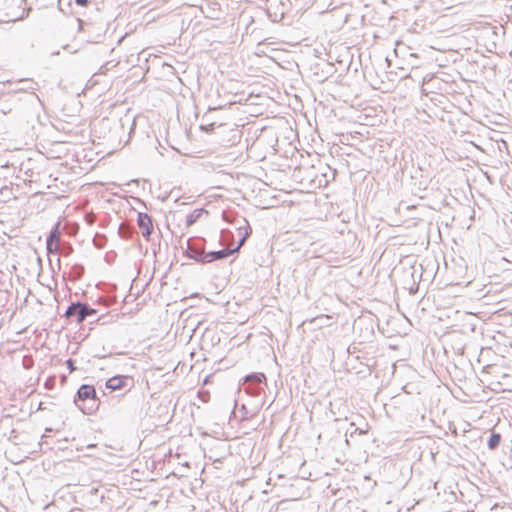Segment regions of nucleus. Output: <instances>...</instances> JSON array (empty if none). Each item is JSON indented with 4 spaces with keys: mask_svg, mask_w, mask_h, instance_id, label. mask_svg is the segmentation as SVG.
Returning a JSON list of instances; mask_svg holds the SVG:
<instances>
[{
    "mask_svg": "<svg viewBox=\"0 0 512 512\" xmlns=\"http://www.w3.org/2000/svg\"><path fill=\"white\" fill-rule=\"evenodd\" d=\"M388 346H389L390 348H392V349H394V348H395V346H394V345H392V344H389Z\"/></svg>",
    "mask_w": 512,
    "mask_h": 512,
    "instance_id": "c85d7f7f",
    "label": "nucleus"
},
{
    "mask_svg": "<svg viewBox=\"0 0 512 512\" xmlns=\"http://www.w3.org/2000/svg\"><path fill=\"white\" fill-rule=\"evenodd\" d=\"M10 300V293L7 290L0 289V311L4 312Z\"/></svg>",
    "mask_w": 512,
    "mask_h": 512,
    "instance_id": "2eb2a0df",
    "label": "nucleus"
},
{
    "mask_svg": "<svg viewBox=\"0 0 512 512\" xmlns=\"http://www.w3.org/2000/svg\"><path fill=\"white\" fill-rule=\"evenodd\" d=\"M395 271H396V269H393V271H392V272H391V274L389 275V278L391 279V281L393 280L392 278H393V275H394Z\"/></svg>",
    "mask_w": 512,
    "mask_h": 512,
    "instance_id": "5701e85b",
    "label": "nucleus"
},
{
    "mask_svg": "<svg viewBox=\"0 0 512 512\" xmlns=\"http://www.w3.org/2000/svg\"><path fill=\"white\" fill-rule=\"evenodd\" d=\"M396 368H397V365H396V362H395V363H393V365H392L393 374H395V372H396Z\"/></svg>",
    "mask_w": 512,
    "mask_h": 512,
    "instance_id": "4be33fe9",
    "label": "nucleus"
},
{
    "mask_svg": "<svg viewBox=\"0 0 512 512\" xmlns=\"http://www.w3.org/2000/svg\"><path fill=\"white\" fill-rule=\"evenodd\" d=\"M51 431H52V429H51V428H46V430H45V432H46L47 434H50V432H51Z\"/></svg>",
    "mask_w": 512,
    "mask_h": 512,
    "instance_id": "393cba45",
    "label": "nucleus"
},
{
    "mask_svg": "<svg viewBox=\"0 0 512 512\" xmlns=\"http://www.w3.org/2000/svg\"><path fill=\"white\" fill-rule=\"evenodd\" d=\"M46 250L47 254H59L60 252V244L59 243H53V242H46Z\"/></svg>",
    "mask_w": 512,
    "mask_h": 512,
    "instance_id": "dca6fc26",
    "label": "nucleus"
},
{
    "mask_svg": "<svg viewBox=\"0 0 512 512\" xmlns=\"http://www.w3.org/2000/svg\"><path fill=\"white\" fill-rule=\"evenodd\" d=\"M89 0H75V3L78 5V6H82V7H85L89 4Z\"/></svg>",
    "mask_w": 512,
    "mask_h": 512,
    "instance_id": "a211bd4d",
    "label": "nucleus"
},
{
    "mask_svg": "<svg viewBox=\"0 0 512 512\" xmlns=\"http://www.w3.org/2000/svg\"><path fill=\"white\" fill-rule=\"evenodd\" d=\"M135 127V120H133L132 124H131V127H130V132L134 129Z\"/></svg>",
    "mask_w": 512,
    "mask_h": 512,
    "instance_id": "b1692460",
    "label": "nucleus"
},
{
    "mask_svg": "<svg viewBox=\"0 0 512 512\" xmlns=\"http://www.w3.org/2000/svg\"><path fill=\"white\" fill-rule=\"evenodd\" d=\"M266 484H267V485H270V484H271V478H268V480L266 481Z\"/></svg>",
    "mask_w": 512,
    "mask_h": 512,
    "instance_id": "bb28decb",
    "label": "nucleus"
},
{
    "mask_svg": "<svg viewBox=\"0 0 512 512\" xmlns=\"http://www.w3.org/2000/svg\"><path fill=\"white\" fill-rule=\"evenodd\" d=\"M37 83L33 80H20L17 84V87L14 89L15 92H31L32 98L39 104L42 105L40 98L34 93L37 89Z\"/></svg>",
    "mask_w": 512,
    "mask_h": 512,
    "instance_id": "6e6552de",
    "label": "nucleus"
},
{
    "mask_svg": "<svg viewBox=\"0 0 512 512\" xmlns=\"http://www.w3.org/2000/svg\"><path fill=\"white\" fill-rule=\"evenodd\" d=\"M245 381L259 385L266 381V376L263 373H252L245 377Z\"/></svg>",
    "mask_w": 512,
    "mask_h": 512,
    "instance_id": "4468645a",
    "label": "nucleus"
},
{
    "mask_svg": "<svg viewBox=\"0 0 512 512\" xmlns=\"http://www.w3.org/2000/svg\"><path fill=\"white\" fill-rule=\"evenodd\" d=\"M243 221L245 222V225L238 227V232L240 235L238 245L233 249H221L217 251L205 252L203 264L212 263L214 261L224 259L239 250V248L245 243L246 239L250 236L252 232V229L248 221L246 219H243Z\"/></svg>",
    "mask_w": 512,
    "mask_h": 512,
    "instance_id": "f03ea898",
    "label": "nucleus"
},
{
    "mask_svg": "<svg viewBox=\"0 0 512 512\" xmlns=\"http://www.w3.org/2000/svg\"><path fill=\"white\" fill-rule=\"evenodd\" d=\"M204 254L205 251L203 247L192 244L191 239H188L187 247L184 249V255L186 257L203 264Z\"/></svg>",
    "mask_w": 512,
    "mask_h": 512,
    "instance_id": "0eeeda50",
    "label": "nucleus"
},
{
    "mask_svg": "<svg viewBox=\"0 0 512 512\" xmlns=\"http://www.w3.org/2000/svg\"><path fill=\"white\" fill-rule=\"evenodd\" d=\"M403 468H404V465H401L399 462H395L393 460L390 461L389 469L392 470V475H391L392 480L398 479V474L403 473V471H402Z\"/></svg>",
    "mask_w": 512,
    "mask_h": 512,
    "instance_id": "f8f14e48",
    "label": "nucleus"
},
{
    "mask_svg": "<svg viewBox=\"0 0 512 512\" xmlns=\"http://www.w3.org/2000/svg\"><path fill=\"white\" fill-rule=\"evenodd\" d=\"M46 407L44 406V402H40L38 405V410H44Z\"/></svg>",
    "mask_w": 512,
    "mask_h": 512,
    "instance_id": "412c9836",
    "label": "nucleus"
},
{
    "mask_svg": "<svg viewBox=\"0 0 512 512\" xmlns=\"http://www.w3.org/2000/svg\"><path fill=\"white\" fill-rule=\"evenodd\" d=\"M286 5L280 0H269L267 13L273 22L281 21L286 14Z\"/></svg>",
    "mask_w": 512,
    "mask_h": 512,
    "instance_id": "20e7f679",
    "label": "nucleus"
},
{
    "mask_svg": "<svg viewBox=\"0 0 512 512\" xmlns=\"http://www.w3.org/2000/svg\"><path fill=\"white\" fill-rule=\"evenodd\" d=\"M66 366L69 370L70 373L74 372L76 370V367H75V362L73 359L69 358L66 360Z\"/></svg>",
    "mask_w": 512,
    "mask_h": 512,
    "instance_id": "f3484780",
    "label": "nucleus"
},
{
    "mask_svg": "<svg viewBox=\"0 0 512 512\" xmlns=\"http://www.w3.org/2000/svg\"><path fill=\"white\" fill-rule=\"evenodd\" d=\"M97 314V310L90 307L87 303L80 301L72 302L66 309L64 316L67 319H75L77 324H81L87 317Z\"/></svg>",
    "mask_w": 512,
    "mask_h": 512,
    "instance_id": "7ed1b4c3",
    "label": "nucleus"
},
{
    "mask_svg": "<svg viewBox=\"0 0 512 512\" xmlns=\"http://www.w3.org/2000/svg\"><path fill=\"white\" fill-rule=\"evenodd\" d=\"M77 21H78V24H79L78 30L81 31L83 29L84 22L80 18H78Z\"/></svg>",
    "mask_w": 512,
    "mask_h": 512,
    "instance_id": "aec40b11",
    "label": "nucleus"
},
{
    "mask_svg": "<svg viewBox=\"0 0 512 512\" xmlns=\"http://www.w3.org/2000/svg\"><path fill=\"white\" fill-rule=\"evenodd\" d=\"M51 431H52V429H51V428H46V430H45V432H46L47 434H50V432H51Z\"/></svg>",
    "mask_w": 512,
    "mask_h": 512,
    "instance_id": "a878e982",
    "label": "nucleus"
},
{
    "mask_svg": "<svg viewBox=\"0 0 512 512\" xmlns=\"http://www.w3.org/2000/svg\"><path fill=\"white\" fill-rule=\"evenodd\" d=\"M385 61H386V64H388V65L390 64L388 57L385 58Z\"/></svg>",
    "mask_w": 512,
    "mask_h": 512,
    "instance_id": "cd10ccee",
    "label": "nucleus"
},
{
    "mask_svg": "<svg viewBox=\"0 0 512 512\" xmlns=\"http://www.w3.org/2000/svg\"><path fill=\"white\" fill-rule=\"evenodd\" d=\"M203 213H207V211L204 208L194 209L192 212H190L186 216V220H185L186 226L190 227L193 224H195L198 221V219L202 216Z\"/></svg>",
    "mask_w": 512,
    "mask_h": 512,
    "instance_id": "1a4fd4ad",
    "label": "nucleus"
},
{
    "mask_svg": "<svg viewBox=\"0 0 512 512\" xmlns=\"http://www.w3.org/2000/svg\"><path fill=\"white\" fill-rule=\"evenodd\" d=\"M501 435L499 433H495L493 432L489 438H488V441H487V446L490 450H495L499 447L500 443H501Z\"/></svg>",
    "mask_w": 512,
    "mask_h": 512,
    "instance_id": "9b49d317",
    "label": "nucleus"
},
{
    "mask_svg": "<svg viewBox=\"0 0 512 512\" xmlns=\"http://www.w3.org/2000/svg\"><path fill=\"white\" fill-rule=\"evenodd\" d=\"M71 251H72V247L71 246H68L67 248L63 247L62 250H61V254L62 255H68V254H70Z\"/></svg>",
    "mask_w": 512,
    "mask_h": 512,
    "instance_id": "6ab92c4d",
    "label": "nucleus"
},
{
    "mask_svg": "<svg viewBox=\"0 0 512 512\" xmlns=\"http://www.w3.org/2000/svg\"><path fill=\"white\" fill-rule=\"evenodd\" d=\"M3 312L0 311V315L2 314Z\"/></svg>",
    "mask_w": 512,
    "mask_h": 512,
    "instance_id": "c756f323",
    "label": "nucleus"
},
{
    "mask_svg": "<svg viewBox=\"0 0 512 512\" xmlns=\"http://www.w3.org/2000/svg\"><path fill=\"white\" fill-rule=\"evenodd\" d=\"M137 224L142 231L143 237L149 239L153 232L152 217L144 212H139L137 215Z\"/></svg>",
    "mask_w": 512,
    "mask_h": 512,
    "instance_id": "39448f33",
    "label": "nucleus"
},
{
    "mask_svg": "<svg viewBox=\"0 0 512 512\" xmlns=\"http://www.w3.org/2000/svg\"><path fill=\"white\" fill-rule=\"evenodd\" d=\"M84 274V266L81 264H74L70 270V276L72 280H79Z\"/></svg>",
    "mask_w": 512,
    "mask_h": 512,
    "instance_id": "ddd939ff",
    "label": "nucleus"
},
{
    "mask_svg": "<svg viewBox=\"0 0 512 512\" xmlns=\"http://www.w3.org/2000/svg\"><path fill=\"white\" fill-rule=\"evenodd\" d=\"M60 223L57 222L52 229L49 232V235L46 239V242H53V243H59L60 244Z\"/></svg>",
    "mask_w": 512,
    "mask_h": 512,
    "instance_id": "9d476101",
    "label": "nucleus"
},
{
    "mask_svg": "<svg viewBox=\"0 0 512 512\" xmlns=\"http://www.w3.org/2000/svg\"><path fill=\"white\" fill-rule=\"evenodd\" d=\"M132 378L127 375H115L113 377H110L106 383L105 386L107 389L111 391L121 390L125 387H127L128 382H131Z\"/></svg>",
    "mask_w": 512,
    "mask_h": 512,
    "instance_id": "423d86ee",
    "label": "nucleus"
},
{
    "mask_svg": "<svg viewBox=\"0 0 512 512\" xmlns=\"http://www.w3.org/2000/svg\"><path fill=\"white\" fill-rule=\"evenodd\" d=\"M73 402L85 415H93L99 409L100 405L96 389L90 384L80 385L74 396Z\"/></svg>",
    "mask_w": 512,
    "mask_h": 512,
    "instance_id": "f257e3e1",
    "label": "nucleus"
}]
</instances>
